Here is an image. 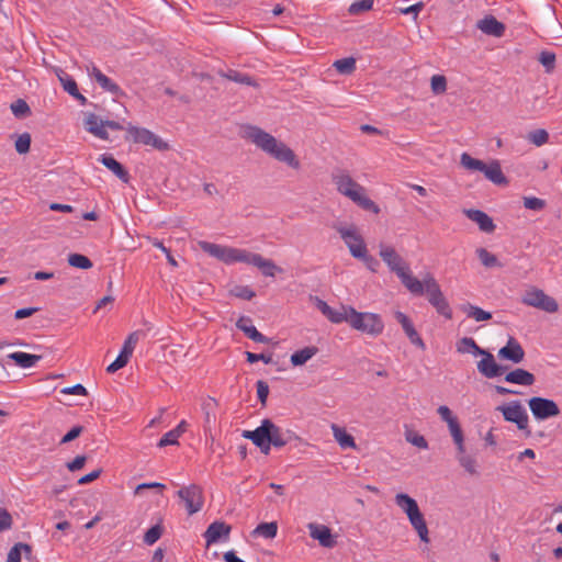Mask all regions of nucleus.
<instances>
[{"label": "nucleus", "instance_id": "7c9ffc66", "mask_svg": "<svg viewBox=\"0 0 562 562\" xmlns=\"http://www.w3.org/2000/svg\"><path fill=\"white\" fill-rule=\"evenodd\" d=\"M218 75L223 78H226V79L237 82V83L251 86V87H256V88L258 87V83L252 79V77L248 76L247 74H243L240 71L234 70V69H228L226 71L221 70V71H218Z\"/></svg>", "mask_w": 562, "mask_h": 562}, {"label": "nucleus", "instance_id": "37998d69", "mask_svg": "<svg viewBox=\"0 0 562 562\" xmlns=\"http://www.w3.org/2000/svg\"><path fill=\"white\" fill-rule=\"evenodd\" d=\"M405 439L407 442H409L411 445H413L419 449L428 448V442L425 439V437L415 430L406 429L405 430Z\"/></svg>", "mask_w": 562, "mask_h": 562}, {"label": "nucleus", "instance_id": "6ab92c4d", "mask_svg": "<svg viewBox=\"0 0 562 562\" xmlns=\"http://www.w3.org/2000/svg\"><path fill=\"white\" fill-rule=\"evenodd\" d=\"M476 27L484 34L495 37H502L505 33V25L493 15L479 20Z\"/></svg>", "mask_w": 562, "mask_h": 562}, {"label": "nucleus", "instance_id": "393cba45", "mask_svg": "<svg viewBox=\"0 0 562 562\" xmlns=\"http://www.w3.org/2000/svg\"><path fill=\"white\" fill-rule=\"evenodd\" d=\"M99 160L110 169L121 181L127 183L130 181L128 171L111 155H101Z\"/></svg>", "mask_w": 562, "mask_h": 562}, {"label": "nucleus", "instance_id": "603ef678", "mask_svg": "<svg viewBox=\"0 0 562 562\" xmlns=\"http://www.w3.org/2000/svg\"><path fill=\"white\" fill-rule=\"evenodd\" d=\"M373 0H357L349 7V13L357 15L372 9Z\"/></svg>", "mask_w": 562, "mask_h": 562}, {"label": "nucleus", "instance_id": "f8f14e48", "mask_svg": "<svg viewBox=\"0 0 562 562\" xmlns=\"http://www.w3.org/2000/svg\"><path fill=\"white\" fill-rule=\"evenodd\" d=\"M497 409L502 412L506 422L516 424L519 430L530 436L531 431L528 426L529 418L519 401H514L509 405L498 406Z\"/></svg>", "mask_w": 562, "mask_h": 562}, {"label": "nucleus", "instance_id": "9d476101", "mask_svg": "<svg viewBox=\"0 0 562 562\" xmlns=\"http://www.w3.org/2000/svg\"><path fill=\"white\" fill-rule=\"evenodd\" d=\"M521 303L547 313H555L559 310V304L555 299L549 296L543 290L536 286H531L525 291L521 296Z\"/></svg>", "mask_w": 562, "mask_h": 562}, {"label": "nucleus", "instance_id": "338daca9", "mask_svg": "<svg viewBox=\"0 0 562 562\" xmlns=\"http://www.w3.org/2000/svg\"><path fill=\"white\" fill-rule=\"evenodd\" d=\"M357 259L361 260L366 265V267L368 269H370L371 271H373V272L376 271V268L379 266V261L374 257L369 255L368 250L364 251V256L363 257H358Z\"/></svg>", "mask_w": 562, "mask_h": 562}, {"label": "nucleus", "instance_id": "aec40b11", "mask_svg": "<svg viewBox=\"0 0 562 562\" xmlns=\"http://www.w3.org/2000/svg\"><path fill=\"white\" fill-rule=\"evenodd\" d=\"M251 323L252 321L250 317L240 316L236 322V327L255 342L268 344L269 338L262 335L260 331H258L257 328Z\"/></svg>", "mask_w": 562, "mask_h": 562}, {"label": "nucleus", "instance_id": "680f3d73", "mask_svg": "<svg viewBox=\"0 0 562 562\" xmlns=\"http://www.w3.org/2000/svg\"><path fill=\"white\" fill-rule=\"evenodd\" d=\"M83 431L82 426H74L60 440V445L68 443L78 438Z\"/></svg>", "mask_w": 562, "mask_h": 562}, {"label": "nucleus", "instance_id": "e433bc0d", "mask_svg": "<svg viewBox=\"0 0 562 562\" xmlns=\"http://www.w3.org/2000/svg\"><path fill=\"white\" fill-rule=\"evenodd\" d=\"M351 306H341L340 310H330V313L327 314V318L335 324H340L342 322H347L350 325L351 317Z\"/></svg>", "mask_w": 562, "mask_h": 562}, {"label": "nucleus", "instance_id": "bf43d9fd", "mask_svg": "<svg viewBox=\"0 0 562 562\" xmlns=\"http://www.w3.org/2000/svg\"><path fill=\"white\" fill-rule=\"evenodd\" d=\"M12 524L13 519L11 514L4 508H0V532L10 529Z\"/></svg>", "mask_w": 562, "mask_h": 562}, {"label": "nucleus", "instance_id": "9b49d317", "mask_svg": "<svg viewBox=\"0 0 562 562\" xmlns=\"http://www.w3.org/2000/svg\"><path fill=\"white\" fill-rule=\"evenodd\" d=\"M177 496L183 502L189 516L199 513L204 505L203 490L198 484L181 487Z\"/></svg>", "mask_w": 562, "mask_h": 562}, {"label": "nucleus", "instance_id": "f03ea898", "mask_svg": "<svg viewBox=\"0 0 562 562\" xmlns=\"http://www.w3.org/2000/svg\"><path fill=\"white\" fill-rule=\"evenodd\" d=\"M244 137L273 159L285 164L294 170L301 168V162L295 153L285 143L277 139L262 128L249 125L245 128Z\"/></svg>", "mask_w": 562, "mask_h": 562}, {"label": "nucleus", "instance_id": "052dcab7", "mask_svg": "<svg viewBox=\"0 0 562 562\" xmlns=\"http://www.w3.org/2000/svg\"><path fill=\"white\" fill-rule=\"evenodd\" d=\"M128 362V359L122 356L121 353L116 357V359L108 366L106 372L108 373H114L117 370L124 368Z\"/></svg>", "mask_w": 562, "mask_h": 562}, {"label": "nucleus", "instance_id": "13d9d810", "mask_svg": "<svg viewBox=\"0 0 562 562\" xmlns=\"http://www.w3.org/2000/svg\"><path fill=\"white\" fill-rule=\"evenodd\" d=\"M256 386H257L258 400L262 406H266L267 398L269 395V385L267 382L259 380V381H257Z\"/></svg>", "mask_w": 562, "mask_h": 562}, {"label": "nucleus", "instance_id": "bb28decb", "mask_svg": "<svg viewBox=\"0 0 562 562\" xmlns=\"http://www.w3.org/2000/svg\"><path fill=\"white\" fill-rule=\"evenodd\" d=\"M103 121H99L98 116L93 113L87 115L85 120L86 130L101 139H108L109 134L102 125Z\"/></svg>", "mask_w": 562, "mask_h": 562}, {"label": "nucleus", "instance_id": "a878e982", "mask_svg": "<svg viewBox=\"0 0 562 562\" xmlns=\"http://www.w3.org/2000/svg\"><path fill=\"white\" fill-rule=\"evenodd\" d=\"M407 518H408L412 527L418 533L419 539L423 542L428 543L430 541V539H429V531H428V527H427L425 517L422 514L420 509L415 512V513H413V514H411L409 516H407Z\"/></svg>", "mask_w": 562, "mask_h": 562}, {"label": "nucleus", "instance_id": "f704fd0d", "mask_svg": "<svg viewBox=\"0 0 562 562\" xmlns=\"http://www.w3.org/2000/svg\"><path fill=\"white\" fill-rule=\"evenodd\" d=\"M460 310L465 313L468 317L473 318L476 322L490 321L492 318V314L490 312L470 303L462 304Z\"/></svg>", "mask_w": 562, "mask_h": 562}, {"label": "nucleus", "instance_id": "a19ab883", "mask_svg": "<svg viewBox=\"0 0 562 562\" xmlns=\"http://www.w3.org/2000/svg\"><path fill=\"white\" fill-rule=\"evenodd\" d=\"M278 531V525L276 521L271 522H261L259 524L256 529L254 530V533L258 536H262L266 539L274 538Z\"/></svg>", "mask_w": 562, "mask_h": 562}, {"label": "nucleus", "instance_id": "5fc2aeb1", "mask_svg": "<svg viewBox=\"0 0 562 562\" xmlns=\"http://www.w3.org/2000/svg\"><path fill=\"white\" fill-rule=\"evenodd\" d=\"M31 147V135L29 133L21 134L15 140V150L19 154H26Z\"/></svg>", "mask_w": 562, "mask_h": 562}, {"label": "nucleus", "instance_id": "6e6552de", "mask_svg": "<svg viewBox=\"0 0 562 562\" xmlns=\"http://www.w3.org/2000/svg\"><path fill=\"white\" fill-rule=\"evenodd\" d=\"M350 326L370 336H379L384 329V323L380 315L374 313H361L351 308Z\"/></svg>", "mask_w": 562, "mask_h": 562}, {"label": "nucleus", "instance_id": "4d7b16f0", "mask_svg": "<svg viewBox=\"0 0 562 562\" xmlns=\"http://www.w3.org/2000/svg\"><path fill=\"white\" fill-rule=\"evenodd\" d=\"M524 206L528 210L541 211L546 207V201L536 196L524 198Z\"/></svg>", "mask_w": 562, "mask_h": 562}, {"label": "nucleus", "instance_id": "0eeeda50", "mask_svg": "<svg viewBox=\"0 0 562 562\" xmlns=\"http://www.w3.org/2000/svg\"><path fill=\"white\" fill-rule=\"evenodd\" d=\"M420 282L423 283L424 293L427 294L428 302L436 308L437 313L447 319H451L452 310L432 274L427 273Z\"/></svg>", "mask_w": 562, "mask_h": 562}, {"label": "nucleus", "instance_id": "b1692460", "mask_svg": "<svg viewBox=\"0 0 562 562\" xmlns=\"http://www.w3.org/2000/svg\"><path fill=\"white\" fill-rule=\"evenodd\" d=\"M504 380L508 383L530 386L535 383V375L521 368H516L505 374Z\"/></svg>", "mask_w": 562, "mask_h": 562}, {"label": "nucleus", "instance_id": "864d4df0", "mask_svg": "<svg viewBox=\"0 0 562 562\" xmlns=\"http://www.w3.org/2000/svg\"><path fill=\"white\" fill-rule=\"evenodd\" d=\"M231 294L243 300H251L256 293L247 285H236L231 290Z\"/></svg>", "mask_w": 562, "mask_h": 562}, {"label": "nucleus", "instance_id": "3c124183", "mask_svg": "<svg viewBox=\"0 0 562 562\" xmlns=\"http://www.w3.org/2000/svg\"><path fill=\"white\" fill-rule=\"evenodd\" d=\"M538 60L546 68L547 72H551L555 66V54L549 50L540 53Z\"/></svg>", "mask_w": 562, "mask_h": 562}, {"label": "nucleus", "instance_id": "473e14b6", "mask_svg": "<svg viewBox=\"0 0 562 562\" xmlns=\"http://www.w3.org/2000/svg\"><path fill=\"white\" fill-rule=\"evenodd\" d=\"M485 349H482L472 337H463L457 342V351L459 353H472L480 356L484 353Z\"/></svg>", "mask_w": 562, "mask_h": 562}, {"label": "nucleus", "instance_id": "1a4fd4ad", "mask_svg": "<svg viewBox=\"0 0 562 562\" xmlns=\"http://www.w3.org/2000/svg\"><path fill=\"white\" fill-rule=\"evenodd\" d=\"M334 229L339 234L340 238L345 241L348 247L350 255L353 258L363 257L367 251V246L363 237L359 233L356 225L344 226L341 224L335 225Z\"/></svg>", "mask_w": 562, "mask_h": 562}, {"label": "nucleus", "instance_id": "dca6fc26", "mask_svg": "<svg viewBox=\"0 0 562 562\" xmlns=\"http://www.w3.org/2000/svg\"><path fill=\"white\" fill-rule=\"evenodd\" d=\"M480 356L483 358L477 362V370L483 376L493 379L501 376L507 370V367L501 366L495 361L494 356L490 351L484 350V353Z\"/></svg>", "mask_w": 562, "mask_h": 562}, {"label": "nucleus", "instance_id": "c9c22d12", "mask_svg": "<svg viewBox=\"0 0 562 562\" xmlns=\"http://www.w3.org/2000/svg\"><path fill=\"white\" fill-rule=\"evenodd\" d=\"M317 351H318L317 347H314V346L305 347L301 350H297L294 353H292L291 363L294 367L303 366L311 358H313L317 353Z\"/></svg>", "mask_w": 562, "mask_h": 562}, {"label": "nucleus", "instance_id": "a211bd4d", "mask_svg": "<svg viewBox=\"0 0 562 562\" xmlns=\"http://www.w3.org/2000/svg\"><path fill=\"white\" fill-rule=\"evenodd\" d=\"M497 356L502 360H508L513 363H520L525 358V350L520 342L510 336L507 340V344L498 350Z\"/></svg>", "mask_w": 562, "mask_h": 562}, {"label": "nucleus", "instance_id": "2f4dec72", "mask_svg": "<svg viewBox=\"0 0 562 562\" xmlns=\"http://www.w3.org/2000/svg\"><path fill=\"white\" fill-rule=\"evenodd\" d=\"M331 430L334 438L342 449L356 448L355 438L350 434H348L345 428L339 427L336 424H333Z\"/></svg>", "mask_w": 562, "mask_h": 562}, {"label": "nucleus", "instance_id": "c03bdc74", "mask_svg": "<svg viewBox=\"0 0 562 562\" xmlns=\"http://www.w3.org/2000/svg\"><path fill=\"white\" fill-rule=\"evenodd\" d=\"M450 434L453 438V442L457 446V450H462L464 447V437L459 420H454L448 425Z\"/></svg>", "mask_w": 562, "mask_h": 562}, {"label": "nucleus", "instance_id": "7ed1b4c3", "mask_svg": "<svg viewBox=\"0 0 562 562\" xmlns=\"http://www.w3.org/2000/svg\"><path fill=\"white\" fill-rule=\"evenodd\" d=\"M241 436L252 441L263 454H269L271 446L282 448L299 437L292 430H283L270 419H263L255 430H244Z\"/></svg>", "mask_w": 562, "mask_h": 562}, {"label": "nucleus", "instance_id": "c85d7f7f", "mask_svg": "<svg viewBox=\"0 0 562 562\" xmlns=\"http://www.w3.org/2000/svg\"><path fill=\"white\" fill-rule=\"evenodd\" d=\"M8 358L21 368H31L42 359V356L16 351L8 355Z\"/></svg>", "mask_w": 562, "mask_h": 562}, {"label": "nucleus", "instance_id": "4468645a", "mask_svg": "<svg viewBox=\"0 0 562 562\" xmlns=\"http://www.w3.org/2000/svg\"><path fill=\"white\" fill-rule=\"evenodd\" d=\"M528 406L536 419L543 420L555 417L560 414V408L553 400L533 396L528 401Z\"/></svg>", "mask_w": 562, "mask_h": 562}, {"label": "nucleus", "instance_id": "de8ad7c7", "mask_svg": "<svg viewBox=\"0 0 562 562\" xmlns=\"http://www.w3.org/2000/svg\"><path fill=\"white\" fill-rule=\"evenodd\" d=\"M68 263L71 267L79 268V269H90L92 267V261L80 254H71L68 257Z\"/></svg>", "mask_w": 562, "mask_h": 562}, {"label": "nucleus", "instance_id": "8fccbe9b", "mask_svg": "<svg viewBox=\"0 0 562 562\" xmlns=\"http://www.w3.org/2000/svg\"><path fill=\"white\" fill-rule=\"evenodd\" d=\"M11 110L13 114L19 119L25 117L31 114V109L29 104L22 99H18L16 101H14L11 104Z\"/></svg>", "mask_w": 562, "mask_h": 562}, {"label": "nucleus", "instance_id": "5701e85b", "mask_svg": "<svg viewBox=\"0 0 562 562\" xmlns=\"http://www.w3.org/2000/svg\"><path fill=\"white\" fill-rule=\"evenodd\" d=\"M395 317L397 322L402 325L411 342L422 349H425L424 340L418 335L411 319L402 312H396Z\"/></svg>", "mask_w": 562, "mask_h": 562}, {"label": "nucleus", "instance_id": "39448f33", "mask_svg": "<svg viewBox=\"0 0 562 562\" xmlns=\"http://www.w3.org/2000/svg\"><path fill=\"white\" fill-rule=\"evenodd\" d=\"M380 257L392 272H395L404 286L414 295H423V283L412 276L402 257L391 246H380Z\"/></svg>", "mask_w": 562, "mask_h": 562}, {"label": "nucleus", "instance_id": "cd10ccee", "mask_svg": "<svg viewBox=\"0 0 562 562\" xmlns=\"http://www.w3.org/2000/svg\"><path fill=\"white\" fill-rule=\"evenodd\" d=\"M457 460L470 475H479L476 458L472 454H468L465 447H462V450H457Z\"/></svg>", "mask_w": 562, "mask_h": 562}, {"label": "nucleus", "instance_id": "4be33fe9", "mask_svg": "<svg viewBox=\"0 0 562 562\" xmlns=\"http://www.w3.org/2000/svg\"><path fill=\"white\" fill-rule=\"evenodd\" d=\"M231 531V526L223 521L212 522L205 530L203 537L206 546L217 542L222 537H227Z\"/></svg>", "mask_w": 562, "mask_h": 562}, {"label": "nucleus", "instance_id": "72a5a7b5", "mask_svg": "<svg viewBox=\"0 0 562 562\" xmlns=\"http://www.w3.org/2000/svg\"><path fill=\"white\" fill-rule=\"evenodd\" d=\"M395 504L407 515L419 510L417 502L405 493H398L395 495Z\"/></svg>", "mask_w": 562, "mask_h": 562}, {"label": "nucleus", "instance_id": "a18cd8bd", "mask_svg": "<svg viewBox=\"0 0 562 562\" xmlns=\"http://www.w3.org/2000/svg\"><path fill=\"white\" fill-rule=\"evenodd\" d=\"M164 533V527L157 524L150 527L144 535V542L148 546L156 543Z\"/></svg>", "mask_w": 562, "mask_h": 562}, {"label": "nucleus", "instance_id": "79ce46f5", "mask_svg": "<svg viewBox=\"0 0 562 562\" xmlns=\"http://www.w3.org/2000/svg\"><path fill=\"white\" fill-rule=\"evenodd\" d=\"M140 331H133L128 335L121 350V355L130 360L135 349L136 344L139 340Z\"/></svg>", "mask_w": 562, "mask_h": 562}, {"label": "nucleus", "instance_id": "4c0bfd02", "mask_svg": "<svg viewBox=\"0 0 562 562\" xmlns=\"http://www.w3.org/2000/svg\"><path fill=\"white\" fill-rule=\"evenodd\" d=\"M476 255H477L481 263L485 268L502 267V263H499L497 257L495 255H493L492 252H490L485 248H477Z\"/></svg>", "mask_w": 562, "mask_h": 562}, {"label": "nucleus", "instance_id": "ea45409f", "mask_svg": "<svg viewBox=\"0 0 562 562\" xmlns=\"http://www.w3.org/2000/svg\"><path fill=\"white\" fill-rule=\"evenodd\" d=\"M21 551L31 554L32 547L23 542L15 543L8 553L7 562H21Z\"/></svg>", "mask_w": 562, "mask_h": 562}, {"label": "nucleus", "instance_id": "c756f323", "mask_svg": "<svg viewBox=\"0 0 562 562\" xmlns=\"http://www.w3.org/2000/svg\"><path fill=\"white\" fill-rule=\"evenodd\" d=\"M217 407V402L213 397H207L202 403V411L204 413V429L210 430L212 425L215 424L216 415L215 408Z\"/></svg>", "mask_w": 562, "mask_h": 562}, {"label": "nucleus", "instance_id": "20e7f679", "mask_svg": "<svg viewBox=\"0 0 562 562\" xmlns=\"http://www.w3.org/2000/svg\"><path fill=\"white\" fill-rule=\"evenodd\" d=\"M331 181L338 193L351 200L362 210L374 214L380 213L379 205L367 196L366 188L358 183L347 170L338 169L334 171L331 173Z\"/></svg>", "mask_w": 562, "mask_h": 562}, {"label": "nucleus", "instance_id": "e2e57ef3", "mask_svg": "<svg viewBox=\"0 0 562 562\" xmlns=\"http://www.w3.org/2000/svg\"><path fill=\"white\" fill-rule=\"evenodd\" d=\"M178 439L176 431L172 429L166 432L159 440L158 447L162 448L169 445H178Z\"/></svg>", "mask_w": 562, "mask_h": 562}, {"label": "nucleus", "instance_id": "69168bd1", "mask_svg": "<svg viewBox=\"0 0 562 562\" xmlns=\"http://www.w3.org/2000/svg\"><path fill=\"white\" fill-rule=\"evenodd\" d=\"M246 357H247V361L249 363H255L257 361H263L265 363L272 362V357L266 356L265 353H252V352L247 351Z\"/></svg>", "mask_w": 562, "mask_h": 562}, {"label": "nucleus", "instance_id": "f3484780", "mask_svg": "<svg viewBox=\"0 0 562 562\" xmlns=\"http://www.w3.org/2000/svg\"><path fill=\"white\" fill-rule=\"evenodd\" d=\"M311 538L317 540L324 548L331 549L336 547V536L331 533L329 527L316 522H310L307 525Z\"/></svg>", "mask_w": 562, "mask_h": 562}, {"label": "nucleus", "instance_id": "58836bf2", "mask_svg": "<svg viewBox=\"0 0 562 562\" xmlns=\"http://www.w3.org/2000/svg\"><path fill=\"white\" fill-rule=\"evenodd\" d=\"M333 66L341 75H351L356 70V59L353 57L337 59Z\"/></svg>", "mask_w": 562, "mask_h": 562}, {"label": "nucleus", "instance_id": "0e129e2a", "mask_svg": "<svg viewBox=\"0 0 562 562\" xmlns=\"http://www.w3.org/2000/svg\"><path fill=\"white\" fill-rule=\"evenodd\" d=\"M87 457L86 456H77L72 461L66 464L67 469L71 472L78 471L83 468L86 464Z\"/></svg>", "mask_w": 562, "mask_h": 562}, {"label": "nucleus", "instance_id": "412c9836", "mask_svg": "<svg viewBox=\"0 0 562 562\" xmlns=\"http://www.w3.org/2000/svg\"><path fill=\"white\" fill-rule=\"evenodd\" d=\"M465 216L475 222L480 229L484 233H493L495 231V224L491 216L485 212L475 209L464 210Z\"/></svg>", "mask_w": 562, "mask_h": 562}, {"label": "nucleus", "instance_id": "423d86ee", "mask_svg": "<svg viewBox=\"0 0 562 562\" xmlns=\"http://www.w3.org/2000/svg\"><path fill=\"white\" fill-rule=\"evenodd\" d=\"M460 165L468 170L483 172L485 178L494 184H508V180L504 176L498 160H492L486 165L484 161L473 158L468 153H463L460 157Z\"/></svg>", "mask_w": 562, "mask_h": 562}, {"label": "nucleus", "instance_id": "ddd939ff", "mask_svg": "<svg viewBox=\"0 0 562 562\" xmlns=\"http://www.w3.org/2000/svg\"><path fill=\"white\" fill-rule=\"evenodd\" d=\"M128 134L134 143L150 146L159 151H166L170 148L169 144L145 127L128 126Z\"/></svg>", "mask_w": 562, "mask_h": 562}, {"label": "nucleus", "instance_id": "09e8293b", "mask_svg": "<svg viewBox=\"0 0 562 562\" xmlns=\"http://www.w3.org/2000/svg\"><path fill=\"white\" fill-rule=\"evenodd\" d=\"M431 91L435 94H442L447 90V79L442 75H434L430 79Z\"/></svg>", "mask_w": 562, "mask_h": 562}, {"label": "nucleus", "instance_id": "6e6d98bb", "mask_svg": "<svg viewBox=\"0 0 562 562\" xmlns=\"http://www.w3.org/2000/svg\"><path fill=\"white\" fill-rule=\"evenodd\" d=\"M64 76H58L59 80L63 85L65 91H67L70 95H76L78 93V86L75 79H72L67 74L63 72Z\"/></svg>", "mask_w": 562, "mask_h": 562}, {"label": "nucleus", "instance_id": "f257e3e1", "mask_svg": "<svg viewBox=\"0 0 562 562\" xmlns=\"http://www.w3.org/2000/svg\"><path fill=\"white\" fill-rule=\"evenodd\" d=\"M198 245L201 250L226 265L244 262L260 269L265 277L272 278L277 272H282V269L278 267L272 260L266 259L261 255L250 252L246 249L223 246L205 240H200Z\"/></svg>", "mask_w": 562, "mask_h": 562}, {"label": "nucleus", "instance_id": "2eb2a0df", "mask_svg": "<svg viewBox=\"0 0 562 562\" xmlns=\"http://www.w3.org/2000/svg\"><path fill=\"white\" fill-rule=\"evenodd\" d=\"M88 75L106 92L114 97H124V91L112 79L105 76L95 65L87 67Z\"/></svg>", "mask_w": 562, "mask_h": 562}, {"label": "nucleus", "instance_id": "49530a36", "mask_svg": "<svg viewBox=\"0 0 562 562\" xmlns=\"http://www.w3.org/2000/svg\"><path fill=\"white\" fill-rule=\"evenodd\" d=\"M527 139L536 146H542L549 140V134L543 128L531 131L527 135Z\"/></svg>", "mask_w": 562, "mask_h": 562}, {"label": "nucleus", "instance_id": "774afa93", "mask_svg": "<svg viewBox=\"0 0 562 562\" xmlns=\"http://www.w3.org/2000/svg\"><path fill=\"white\" fill-rule=\"evenodd\" d=\"M438 414L448 425L458 419L456 416L452 415V412L446 405L439 406Z\"/></svg>", "mask_w": 562, "mask_h": 562}]
</instances>
